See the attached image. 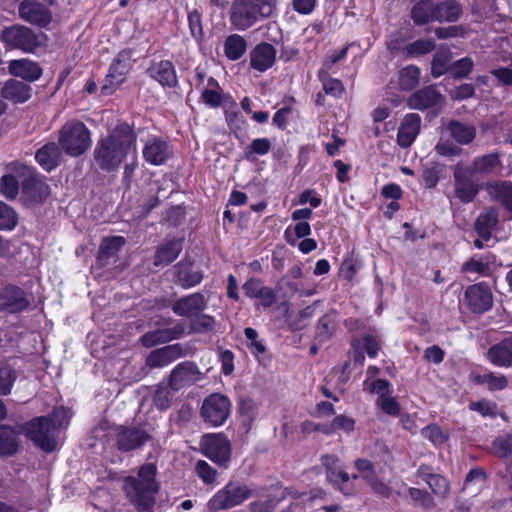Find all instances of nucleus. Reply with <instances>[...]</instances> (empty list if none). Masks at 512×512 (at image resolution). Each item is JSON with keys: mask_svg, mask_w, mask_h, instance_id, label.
I'll use <instances>...</instances> for the list:
<instances>
[{"mask_svg": "<svg viewBox=\"0 0 512 512\" xmlns=\"http://www.w3.org/2000/svg\"><path fill=\"white\" fill-rule=\"evenodd\" d=\"M19 14L22 19L38 25H45L50 21L47 8L36 0H24L19 5Z\"/></svg>", "mask_w": 512, "mask_h": 512, "instance_id": "nucleus-23", "label": "nucleus"}, {"mask_svg": "<svg viewBox=\"0 0 512 512\" xmlns=\"http://www.w3.org/2000/svg\"><path fill=\"white\" fill-rule=\"evenodd\" d=\"M452 54L448 49H439L433 57L431 73L437 78L443 75L449 66Z\"/></svg>", "mask_w": 512, "mask_h": 512, "instance_id": "nucleus-43", "label": "nucleus"}, {"mask_svg": "<svg viewBox=\"0 0 512 512\" xmlns=\"http://www.w3.org/2000/svg\"><path fill=\"white\" fill-rule=\"evenodd\" d=\"M278 0H233L229 10V21L238 31H246L256 23L277 14Z\"/></svg>", "mask_w": 512, "mask_h": 512, "instance_id": "nucleus-2", "label": "nucleus"}, {"mask_svg": "<svg viewBox=\"0 0 512 512\" xmlns=\"http://www.w3.org/2000/svg\"><path fill=\"white\" fill-rule=\"evenodd\" d=\"M2 40L10 48L24 52H32L40 44L38 37L29 28L23 26L5 28L2 31Z\"/></svg>", "mask_w": 512, "mask_h": 512, "instance_id": "nucleus-10", "label": "nucleus"}, {"mask_svg": "<svg viewBox=\"0 0 512 512\" xmlns=\"http://www.w3.org/2000/svg\"><path fill=\"white\" fill-rule=\"evenodd\" d=\"M208 84L211 86V88H207V89L203 90V92L201 94V99L203 100V102L206 105H208L212 108H216V107L220 106L222 103L220 88H219L217 82L213 78H210L208 80Z\"/></svg>", "mask_w": 512, "mask_h": 512, "instance_id": "nucleus-49", "label": "nucleus"}, {"mask_svg": "<svg viewBox=\"0 0 512 512\" xmlns=\"http://www.w3.org/2000/svg\"><path fill=\"white\" fill-rule=\"evenodd\" d=\"M477 382L486 384L491 391L503 390L508 385V379L504 375L485 373L477 376Z\"/></svg>", "mask_w": 512, "mask_h": 512, "instance_id": "nucleus-50", "label": "nucleus"}, {"mask_svg": "<svg viewBox=\"0 0 512 512\" xmlns=\"http://www.w3.org/2000/svg\"><path fill=\"white\" fill-rule=\"evenodd\" d=\"M18 448V433L4 425H0V454L11 455Z\"/></svg>", "mask_w": 512, "mask_h": 512, "instance_id": "nucleus-41", "label": "nucleus"}, {"mask_svg": "<svg viewBox=\"0 0 512 512\" xmlns=\"http://www.w3.org/2000/svg\"><path fill=\"white\" fill-rule=\"evenodd\" d=\"M5 310L10 313L21 312L29 305L25 293L17 288H8L0 294Z\"/></svg>", "mask_w": 512, "mask_h": 512, "instance_id": "nucleus-29", "label": "nucleus"}, {"mask_svg": "<svg viewBox=\"0 0 512 512\" xmlns=\"http://www.w3.org/2000/svg\"><path fill=\"white\" fill-rule=\"evenodd\" d=\"M487 358L497 367H512V336L491 346Z\"/></svg>", "mask_w": 512, "mask_h": 512, "instance_id": "nucleus-26", "label": "nucleus"}, {"mask_svg": "<svg viewBox=\"0 0 512 512\" xmlns=\"http://www.w3.org/2000/svg\"><path fill=\"white\" fill-rule=\"evenodd\" d=\"M196 473L206 484H212L216 480L217 472L207 462L200 460L196 464Z\"/></svg>", "mask_w": 512, "mask_h": 512, "instance_id": "nucleus-59", "label": "nucleus"}, {"mask_svg": "<svg viewBox=\"0 0 512 512\" xmlns=\"http://www.w3.org/2000/svg\"><path fill=\"white\" fill-rule=\"evenodd\" d=\"M239 413L245 423L251 424L258 416V405L252 399H242L239 403Z\"/></svg>", "mask_w": 512, "mask_h": 512, "instance_id": "nucleus-55", "label": "nucleus"}, {"mask_svg": "<svg viewBox=\"0 0 512 512\" xmlns=\"http://www.w3.org/2000/svg\"><path fill=\"white\" fill-rule=\"evenodd\" d=\"M470 409L479 412L485 417H494L497 414V405L488 400L473 402L470 404Z\"/></svg>", "mask_w": 512, "mask_h": 512, "instance_id": "nucleus-61", "label": "nucleus"}, {"mask_svg": "<svg viewBox=\"0 0 512 512\" xmlns=\"http://www.w3.org/2000/svg\"><path fill=\"white\" fill-rule=\"evenodd\" d=\"M433 17V8H429L426 3L421 1L412 9V19L417 25H423L435 21Z\"/></svg>", "mask_w": 512, "mask_h": 512, "instance_id": "nucleus-53", "label": "nucleus"}, {"mask_svg": "<svg viewBox=\"0 0 512 512\" xmlns=\"http://www.w3.org/2000/svg\"><path fill=\"white\" fill-rule=\"evenodd\" d=\"M471 177L466 169L457 167L454 172L456 195L464 203L471 202L480 189V186L471 180Z\"/></svg>", "mask_w": 512, "mask_h": 512, "instance_id": "nucleus-20", "label": "nucleus"}, {"mask_svg": "<svg viewBox=\"0 0 512 512\" xmlns=\"http://www.w3.org/2000/svg\"><path fill=\"white\" fill-rule=\"evenodd\" d=\"M207 306V299L202 293H193L178 299L172 306V311L182 317H192L200 314Z\"/></svg>", "mask_w": 512, "mask_h": 512, "instance_id": "nucleus-18", "label": "nucleus"}, {"mask_svg": "<svg viewBox=\"0 0 512 512\" xmlns=\"http://www.w3.org/2000/svg\"><path fill=\"white\" fill-rule=\"evenodd\" d=\"M420 69L415 65H408L398 72V84L401 90L409 91L415 88L420 81Z\"/></svg>", "mask_w": 512, "mask_h": 512, "instance_id": "nucleus-40", "label": "nucleus"}, {"mask_svg": "<svg viewBox=\"0 0 512 512\" xmlns=\"http://www.w3.org/2000/svg\"><path fill=\"white\" fill-rule=\"evenodd\" d=\"M450 136L460 145H468L476 137V127L460 121H451L447 126Z\"/></svg>", "mask_w": 512, "mask_h": 512, "instance_id": "nucleus-32", "label": "nucleus"}, {"mask_svg": "<svg viewBox=\"0 0 512 512\" xmlns=\"http://www.w3.org/2000/svg\"><path fill=\"white\" fill-rule=\"evenodd\" d=\"M335 328V317L333 315H325L318 322L317 334L325 339L332 335Z\"/></svg>", "mask_w": 512, "mask_h": 512, "instance_id": "nucleus-60", "label": "nucleus"}, {"mask_svg": "<svg viewBox=\"0 0 512 512\" xmlns=\"http://www.w3.org/2000/svg\"><path fill=\"white\" fill-rule=\"evenodd\" d=\"M142 153L148 163L159 166L166 163L173 151L166 141L154 136L146 141Z\"/></svg>", "mask_w": 512, "mask_h": 512, "instance_id": "nucleus-16", "label": "nucleus"}, {"mask_svg": "<svg viewBox=\"0 0 512 512\" xmlns=\"http://www.w3.org/2000/svg\"><path fill=\"white\" fill-rule=\"evenodd\" d=\"M0 191L8 199H14L19 192V183L15 176L4 175L0 180Z\"/></svg>", "mask_w": 512, "mask_h": 512, "instance_id": "nucleus-57", "label": "nucleus"}, {"mask_svg": "<svg viewBox=\"0 0 512 512\" xmlns=\"http://www.w3.org/2000/svg\"><path fill=\"white\" fill-rule=\"evenodd\" d=\"M182 250V243L179 240H170L161 245L154 260L155 266L168 265L173 262Z\"/></svg>", "mask_w": 512, "mask_h": 512, "instance_id": "nucleus-36", "label": "nucleus"}, {"mask_svg": "<svg viewBox=\"0 0 512 512\" xmlns=\"http://www.w3.org/2000/svg\"><path fill=\"white\" fill-rule=\"evenodd\" d=\"M250 495L251 491L246 486L228 483L209 500L207 505L212 511L228 509L241 504Z\"/></svg>", "mask_w": 512, "mask_h": 512, "instance_id": "nucleus-7", "label": "nucleus"}, {"mask_svg": "<svg viewBox=\"0 0 512 512\" xmlns=\"http://www.w3.org/2000/svg\"><path fill=\"white\" fill-rule=\"evenodd\" d=\"M473 68V61L470 58H462L452 66V73L454 76L463 78L466 77Z\"/></svg>", "mask_w": 512, "mask_h": 512, "instance_id": "nucleus-63", "label": "nucleus"}, {"mask_svg": "<svg viewBox=\"0 0 512 512\" xmlns=\"http://www.w3.org/2000/svg\"><path fill=\"white\" fill-rule=\"evenodd\" d=\"M271 149V141L267 138H257L245 148L244 154L247 159H251L254 155H266Z\"/></svg>", "mask_w": 512, "mask_h": 512, "instance_id": "nucleus-52", "label": "nucleus"}, {"mask_svg": "<svg viewBox=\"0 0 512 512\" xmlns=\"http://www.w3.org/2000/svg\"><path fill=\"white\" fill-rule=\"evenodd\" d=\"M184 333L182 325L173 328H164L156 331L148 332L142 336L144 346L151 347L158 343H165L179 338Z\"/></svg>", "mask_w": 512, "mask_h": 512, "instance_id": "nucleus-30", "label": "nucleus"}, {"mask_svg": "<svg viewBox=\"0 0 512 512\" xmlns=\"http://www.w3.org/2000/svg\"><path fill=\"white\" fill-rule=\"evenodd\" d=\"M150 435L140 427H126L117 434V445L121 451L129 452L142 447Z\"/></svg>", "mask_w": 512, "mask_h": 512, "instance_id": "nucleus-17", "label": "nucleus"}, {"mask_svg": "<svg viewBox=\"0 0 512 512\" xmlns=\"http://www.w3.org/2000/svg\"><path fill=\"white\" fill-rule=\"evenodd\" d=\"M175 270L178 282L185 288L193 287L203 279L202 273L198 270H193L188 262H181L175 267Z\"/></svg>", "mask_w": 512, "mask_h": 512, "instance_id": "nucleus-39", "label": "nucleus"}, {"mask_svg": "<svg viewBox=\"0 0 512 512\" xmlns=\"http://www.w3.org/2000/svg\"><path fill=\"white\" fill-rule=\"evenodd\" d=\"M464 303L471 312L482 314L492 307L493 295L486 284H473L465 290Z\"/></svg>", "mask_w": 512, "mask_h": 512, "instance_id": "nucleus-11", "label": "nucleus"}, {"mask_svg": "<svg viewBox=\"0 0 512 512\" xmlns=\"http://www.w3.org/2000/svg\"><path fill=\"white\" fill-rule=\"evenodd\" d=\"M321 460L322 464L326 468L328 480L337 485L338 489L344 495L353 494V488L350 485V475L343 470L338 457L334 455H325Z\"/></svg>", "mask_w": 512, "mask_h": 512, "instance_id": "nucleus-13", "label": "nucleus"}, {"mask_svg": "<svg viewBox=\"0 0 512 512\" xmlns=\"http://www.w3.org/2000/svg\"><path fill=\"white\" fill-rule=\"evenodd\" d=\"M59 143L68 155L76 157L87 151L92 141L84 123L70 120L60 130Z\"/></svg>", "mask_w": 512, "mask_h": 512, "instance_id": "nucleus-4", "label": "nucleus"}, {"mask_svg": "<svg viewBox=\"0 0 512 512\" xmlns=\"http://www.w3.org/2000/svg\"><path fill=\"white\" fill-rule=\"evenodd\" d=\"M497 223V211L493 208H490L478 216L475 222V229L480 238H482L485 241H489L492 237V232L496 227Z\"/></svg>", "mask_w": 512, "mask_h": 512, "instance_id": "nucleus-33", "label": "nucleus"}, {"mask_svg": "<svg viewBox=\"0 0 512 512\" xmlns=\"http://www.w3.org/2000/svg\"><path fill=\"white\" fill-rule=\"evenodd\" d=\"M416 475L427 483L436 496H447L450 489L448 480L443 475L435 473L432 467L428 465H421L418 468Z\"/></svg>", "mask_w": 512, "mask_h": 512, "instance_id": "nucleus-25", "label": "nucleus"}, {"mask_svg": "<svg viewBox=\"0 0 512 512\" xmlns=\"http://www.w3.org/2000/svg\"><path fill=\"white\" fill-rule=\"evenodd\" d=\"M443 98L433 86H428L413 93L407 100L410 109L423 110L441 104Z\"/></svg>", "mask_w": 512, "mask_h": 512, "instance_id": "nucleus-24", "label": "nucleus"}, {"mask_svg": "<svg viewBox=\"0 0 512 512\" xmlns=\"http://www.w3.org/2000/svg\"><path fill=\"white\" fill-rule=\"evenodd\" d=\"M184 355V349L180 344L167 345L152 351L146 358L149 368H162Z\"/></svg>", "mask_w": 512, "mask_h": 512, "instance_id": "nucleus-19", "label": "nucleus"}, {"mask_svg": "<svg viewBox=\"0 0 512 512\" xmlns=\"http://www.w3.org/2000/svg\"><path fill=\"white\" fill-rule=\"evenodd\" d=\"M434 47L435 43L432 39H419L408 44L405 47V51L408 56L414 57L429 53Z\"/></svg>", "mask_w": 512, "mask_h": 512, "instance_id": "nucleus-51", "label": "nucleus"}, {"mask_svg": "<svg viewBox=\"0 0 512 512\" xmlns=\"http://www.w3.org/2000/svg\"><path fill=\"white\" fill-rule=\"evenodd\" d=\"M487 190L493 200L501 202L506 210L512 213V183L489 184Z\"/></svg>", "mask_w": 512, "mask_h": 512, "instance_id": "nucleus-37", "label": "nucleus"}, {"mask_svg": "<svg viewBox=\"0 0 512 512\" xmlns=\"http://www.w3.org/2000/svg\"><path fill=\"white\" fill-rule=\"evenodd\" d=\"M485 484V474L479 469L471 470L466 476L464 490L473 493L475 490L481 489Z\"/></svg>", "mask_w": 512, "mask_h": 512, "instance_id": "nucleus-56", "label": "nucleus"}, {"mask_svg": "<svg viewBox=\"0 0 512 512\" xmlns=\"http://www.w3.org/2000/svg\"><path fill=\"white\" fill-rule=\"evenodd\" d=\"M231 413L230 399L219 393L208 396L202 403L201 416L212 426H220L228 419Z\"/></svg>", "mask_w": 512, "mask_h": 512, "instance_id": "nucleus-6", "label": "nucleus"}, {"mask_svg": "<svg viewBox=\"0 0 512 512\" xmlns=\"http://www.w3.org/2000/svg\"><path fill=\"white\" fill-rule=\"evenodd\" d=\"M200 378L201 373L194 363L182 362L172 370L169 385L173 390L177 391L194 384Z\"/></svg>", "mask_w": 512, "mask_h": 512, "instance_id": "nucleus-14", "label": "nucleus"}, {"mask_svg": "<svg viewBox=\"0 0 512 512\" xmlns=\"http://www.w3.org/2000/svg\"><path fill=\"white\" fill-rule=\"evenodd\" d=\"M71 418V412L70 410L59 407L54 409L52 418H50V421L56 425V432H58V429L61 427H66L69 423V420Z\"/></svg>", "mask_w": 512, "mask_h": 512, "instance_id": "nucleus-62", "label": "nucleus"}, {"mask_svg": "<svg viewBox=\"0 0 512 512\" xmlns=\"http://www.w3.org/2000/svg\"><path fill=\"white\" fill-rule=\"evenodd\" d=\"M490 263L491 258L489 256L476 255L463 265V270L468 273L487 275Z\"/></svg>", "mask_w": 512, "mask_h": 512, "instance_id": "nucleus-45", "label": "nucleus"}, {"mask_svg": "<svg viewBox=\"0 0 512 512\" xmlns=\"http://www.w3.org/2000/svg\"><path fill=\"white\" fill-rule=\"evenodd\" d=\"M130 68V52L121 51L110 65L109 72L102 85V92L106 95L112 94L125 81Z\"/></svg>", "mask_w": 512, "mask_h": 512, "instance_id": "nucleus-9", "label": "nucleus"}, {"mask_svg": "<svg viewBox=\"0 0 512 512\" xmlns=\"http://www.w3.org/2000/svg\"><path fill=\"white\" fill-rule=\"evenodd\" d=\"M377 405L382 411L390 416H398L400 414V404L395 397L391 396V393L377 400Z\"/></svg>", "mask_w": 512, "mask_h": 512, "instance_id": "nucleus-58", "label": "nucleus"}, {"mask_svg": "<svg viewBox=\"0 0 512 512\" xmlns=\"http://www.w3.org/2000/svg\"><path fill=\"white\" fill-rule=\"evenodd\" d=\"M223 50L229 60L236 61L240 59L247 50L246 40L239 34L229 35L224 41Z\"/></svg>", "mask_w": 512, "mask_h": 512, "instance_id": "nucleus-38", "label": "nucleus"}, {"mask_svg": "<svg viewBox=\"0 0 512 512\" xmlns=\"http://www.w3.org/2000/svg\"><path fill=\"white\" fill-rule=\"evenodd\" d=\"M16 379L17 373L10 365H0V394L8 395Z\"/></svg>", "mask_w": 512, "mask_h": 512, "instance_id": "nucleus-47", "label": "nucleus"}, {"mask_svg": "<svg viewBox=\"0 0 512 512\" xmlns=\"http://www.w3.org/2000/svg\"><path fill=\"white\" fill-rule=\"evenodd\" d=\"M275 59L276 50L268 43H260L250 52V66L259 72H265L271 68Z\"/></svg>", "mask_w": 512, "mask_h": 512, "instance_id": "nucleus-22", "label": "nucleus"}, {"mask_svg": "<svg viewBox=\"0 0 512 512\" xmlns=\"http://www.w3.org/2000/svg\"><path fill=\"white\" fill-rule=\"evenodd\" d=\"M390 388L391 384L384 379L366 378L363 382V390L378 395V399H382V397L390 394Z\"/></svg>", "mask_w": 512, "mask_h": 512, "instance_id": "nucleus-46", "label": "nucleus"}, {"mask_svg": "<svg viewBox=\"0 0 512 512\" xmlns=\"http://www.w3.org/2000/svg\"><path fill=\"white\" fill-rule=\"evenodd\" d=\"M202 453L214 463L225 465L231 456V446L222 434H206L201 438Z\"/></svg>", "mask_w": 512, "mask_h": 512, "instance_id": "nucleus-8", "label": "nucleus"}, {"mask_svg": "<svg viewBox=\"0 0 512 512\" xmlns=\"http://www.w3.org/2000/svg\"><path fill=\"white\" fill-rule=\"evenodd\" d=\"M125 245V238L122 236H112L104 238L99 253L101 258H110L115 255Z\"/></svg>", "mask_w": 512, "mask_h": 512, "instance_id": "nucleus-44", "label": "nucleus"}, {"mask_svg": "<svg viewBox=\"0 0 512 512\" xmlns=\"http://www.w3.org/2000/svg\"><path fill=\"white\" fill-rule=\"evenodd\" d=\"M30 86L17 81L10 80L2 88V96L15 103H23L30 98Z\"/></svg>", "mask_w": 512, "mask_h": 512, "instance_id": "nucleus-35", "label": "nucleus"}, {"mask_svg": "<svg viewBox=\"0 0 512 512\" xmlns=\"http://www.w3.org/2000/svg\"><path fill=\"white\" fill-rule=\"evenodd\" d=\"M22 429L26 436L42 450L52 452L56 449V425L50 421V418H35L28 422Z\"/></svg>", "mask_w": 512, "mask_h": 512, "instance_id": "nucleus-5", "label": "nucleus"}, {"mask_svg": "<svg viewBox=\"0 0 512 512\" xmlns=\"http://www.w3.org/2000/svg\"><path fill=\"white\" fill-rule=\"evenodd\" d=\"M501 168L499 153L492 152L475 157L466 170L469 176H489L496 174Z\"/></svg>", "mask_w": 512, "mask_h": 512, "instance_id": "nucleus-15", "label": "nucleus"}, {"mask_svg": "<svg viewBox=\"0 0 512 512\" xmlns=\"http://www.w3.org/2000/svg\"><path fill=\"white\" fill-rule=\"evenodd\" d=\"M8 69L13 76L26 81H36L42 75V70L38 64L28 59L10 61Z\"/></svg>", "mask_w": 512, "mask_h": 512, "instance_id": "nucleus-27", "label": "nucleus"}, {"mask_svg": "<svg viewBox=\"0 0 512 512\" xmlns=\"http://www.w3.org/2000/svg\"><path fill=\"white\" fill-rule=\"evenodd\" d=\"M61 158V151L56 143H48L40 148L35 159L46 171L53 170L58 166Z\"/></svg>", "mask_w": 512, "mask_h": 512, "instance_id": "nucleus-31", "label": "nucleus"}, {"mask_svg": "<svg viewBox=\"0 0 512 512\" xmlns=\"http://www.w3.org/2000/svg\"><path fill=\"white\" fill-rule=\"evenodd\" d=\"M318 76L323 84V89L327 94H330L334 97H339L342 95L344 87L341 81L335 78H331L329 73L322 74L318 72Z\"/></svg>", "mask_w": 512, "mask_h": 512, "instance_id": "nucleus-54", "label": "nucleus"}, {"mask_svg": "<svg viewBox=\"0 0 512 512\" xmlns=\"http://www.w3.org/2000/svg\"><path fill=\"white\" fill-rule=\"evenodd\" d=\"M354 466L359 472L360 479L364 480L375 494L386 498L390 496V487L378 476L370 460L356 459Z\"/></svg>", "mask_w": 512, "mask_h": 512, "instance_id": "nucleus-12", "label": "nucleus"}, {"mask_svg": "<svg viewBox=\"0 0 512 512\" xmlns=\"http://www.w3.org/2000/svg\"><path fill=\"white\" fill-rule=\"evenodd\" d=\"M155 475L156 467L148 463L140 467L136 477L125 479L126 495L138 510L148 511L155 504V494L159 489Z\"/></svg>", "mask_w": 512, "mask_h": 512, "instance_id": "nucleus-3", "label": "nucleus"}, {"mask_svg": "<svg viewBox=\"0 0 512 512\" xmlns=\"http://www.w3.org/2000/svg\"><path fill=\"white\" fill-rule=\"evenodd\" d=\"M420 127L421 117L415 113L407 114L398 129L397 142L399 146L402 148L410 147L419 134Z\"/></svg>", "mask_w": 512, "mask_h": 512, "instance_id": "nucleus-21", "label": "nucleus"}, {"mask_svg": "<svg viewBox=\"0 0 512 512\" xmlns=\"http://www.w3.org/2000/svg\"><path fill=\"white\" fill-rule=\"evenodd\" d=\"M18 222L17 213L6 203L0 201V230L11 231Z\"/></svg>", "mask_w": 512, "mask_h": 512, "instance_id": "nucleus-48", "label": "nucleus"}, {"mask_svg": "<svg viewBox=\"0 0 512 512\" xmlns=\"http://www.w3.org/2000/svg\"><path fill=\"white\" fill-rule=\"evenodd\" d=\"M461 12V6L456 1L448 0L433 7L432 18L439 22H454L459 19Z\"/></svg>", "mask_w": 512, "mask_h": 512, "instance_id": "nucleus-34", "label": "nucleus"}, {"mask_svg": "<svg viewBox=\"0 0 512 512\" xmlns=\"http://www.w3.org/2000/svg\"><path fill=\"white\" fill-rule=\"evenodd\" d=\"M311 234V227L308 222H298L294 227H287L284 232V237L287 243L291 246H296L301 238L308 237Z\"/></svg>", "mask_w": 512, "mask_h": 512, "instance_id": "nucleus-42", "label": "nucleus"}, {"mask_svg": "<svg viewBox=\"0 0 512 512\" xmlns=\"http://www.w3.org/2000/svg\"><path fill=\"white\" fill-rule=\"evenodd\" d=\"M148 74L162 86L174 87L177 84L176 72L172 62L169 60H162L152 64L148 69Z\"/></svg>", "mask_w": 512, "mask_h": 512, "instance_id": "nucleus-28", "label": "nucleus"}, {"mask_svg": "<svg viewBox=\"0 0 512 512\" xmlns=\"http://www.w3.org/2000/svg\"><path fill=\"white\" fill-rule=\"evenodd\" d=\"M422 434L436 445L444 443L447 439L441 429L435 425L425 427L422 430Z\"/></svg>", "mask_w": 512, "mask_h": 512, "instance_id": "nucleus-64", "label": "nucleus"}, {"mask_svg": "<svg viewBox=\"0 0 512 512\" xmlns=\"http://www.w3.org/2000/svg\"><path fill=\"white\" fill-rule=\"evenodd\" d=\"M135 141L129 125H118L107 137L98 141L94 150L96 164L107 171L119 167L127 154L135 150Z\"/></svg>", "mask_w": 512, "mask_h": 512, "instance_id": "nucleus-1", "label": "nucleus"}]
</instances>
